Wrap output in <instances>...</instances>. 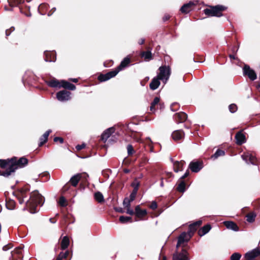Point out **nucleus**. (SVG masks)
Wrapping results in <instances>:
<instances>
[{
	"label": "nucleus",
	"instance_id": "obj_1",
	"mask_svg": "<svg viewBox=\"0 0 260 260\" xmlns=\"http://www.w3.org/2000/svg\"><path fill=\"white\" fill-rule=\"evenodd\" d=\"M44 201V197L38 191H32L30 194L29 199L26 201V207L23 210L28 209L30 213H35L37 212V207L38 205L42 206Z\"/></svg>",
	"mask_w": 260,
	"mask_h": 260
},
{
	"label": "nucleus",
	"instance_id": "obj_27",
	"mask_svg": "<svg viewBox=\"0 0 260 260\" xmlns=\"http://www.w3.org/2000/svg\"><path fill=\"white\" fill-rule=\"evenodd\" d=\"M211 229V226L207 224L200 229L198 231V234L200 236H203L207 234Z\"/></svg>",
	"mask_w": 260,
	"mask_h": 260
},
{
	"label": "nucleus",
	"instance_id": "obj_50",
	"mask_svg": "<svg viewBox=\"0 0 260 260\" xmlns=\"http://www.w3.org/2000/svg\"><path fill=\"white\" fill-rule=\"evenodd\" d=\"M69 254L68 251H66L65 252H60L58 255H61L60 259L62 260L63 258H66Z\"/></svg>",
	"mask_w": 260,
	"mask_h": 260
},
{
	"label": "nucleus",
	"instance_id": "obj_59",
	"mask_svg": "<svg viewBox=\"0 0 260 260\" xmlns=\"http://www.w3.org/2000/svg\"><path fill=\"white\" fill-rule=\"evenodd\" d=\"M145 42V39H141L140 41L139 42V44L140 45H142Z\"/></svg>",
	"mask_w": 260,
	"mask_h": 260
},
{
	"label": "nucleus",
	"instance_id": "obj_33",
	"mask_svg": "<svg viewBox=\"0 0 260 260\" xmlns=\"http://www.w3.org/2000/svg\"><path fill=\"white\" fill-rule=\"evenodd\" d=\"M186 184L185 182L182 180H178V185L177 187V189L178 191L183 192L185 190Z\"/></svg>",
	"mask_w": 260,
	"mask_h": 260
},
{
	"label": "nucleus",
	"instance_id": "obj_57",
	"mask_svg": "<svg viewBox=\"0 0 260 260\" xmlns=\"http://www.w3.org/2000/svg\"><path fill=\"white\" fill-rule=\"evenodd\" d=\"M202 222L201 220L197 221L194 222L193 224L197 228V226H200L202 224Z\"/></svg>",
	"mask_w": 260,
	"mask_h": 260
},
{
	"label": "nucleus",
	"instance_id": "obj_34",
	"mask_svg": "<svg viewBox=\"0 0 260 260\" xmlns=\"http://www.w3.org/2000/svg\"><path fill=\"white\" fill-rule=\"evenodd\" d=\"M160 99L158 97H155L153 102L151 104L150 110L152 113H154L155 111V106L159 104Z\"/></svg>",
	"mask_w": 260,
	"mask_h": 260
},
{
	"label": "nucleus",
	"instance_id": "obj_23",
	"mask_svg": "<svg viewBox=\"0 0 260 260\" xmlns=\"http://www.w3.org/2000/svg\"><path fill=\"white\" fill-rule=\"evenodd\" d=\"M45 55V60L46 62H51L55 61V56L54 52L45 51L44 52Z\"/></svg>",
	"mask_w": 260,
	"mask_h": 260
},
{
	"label": "nucleus",
	"instance_id": "obj_24",
	"mask_svg": "<svg viewBox=\"0 0 260 260\" xmlns=\"http://www.w3.org/2000/svg\"><path fill=\"white\" fill-rule=\"evenodd\" d=\"M193 5V3L189 2L188 4H184L182 6L180 11L183 13H187L191 10V7Z\"/></svg>",
	"mask_w": 260,
	"mask_h": 260
},
{
	"label": "nucleus",
	"instance_id": "obj_11",
	"mask_svg": "<svg viewBox=\"0 0 260 260\" xmlns=\"http://www.w3.org/2000/svg\"><path fill=\"white\" fill-rule=\"evenodd\" d=\"M189 168L193 172H198L203 168L202 162L200 161H192L189 165Z\"/></svg>",
	"mask_w": 260,
	"mask_h": 260
},
{
	"label": "nucleus",
	"instance_id": "obj_20",
	"mask_svg": "<svg viewBox=\"0 0 260 260\" xmlns=\"http://www.w3.org/2000/svg\"><path fill=\"white\" fill-rule=\"evenodd\" d=\"M82 177V174H77L75 175H74L70 180V183L71 184L75 187L77 185L79 181H80V179Z\"/></svg>",
	"mask_w": 260,
	"mask_h": 260
},
{
	"label": "nucleus",
	"instance_id": "obj_38",
	"mask_svg": "<svg viewBox=\"0 0 260 260\" xmlns=\"http://www.w3.org/2000/svg\"><path fill=\"white\" fill-rule=\"evenodd\" d=\"M256 214L254 212H251L246 215V220L249 222H252L254 221Z\"/></svg>",
	"mask_w": 260,
	"mask_h": 260
},
{
	"label": "nucleus",
	"instance_id": "obj_55",
	"mask_svg": "<svg viewBox=\"0 0 260 260\" xmlns=\"http://www.w3.org/2000/svg\"><path fill=\"white\" fill-rule=\"evenodd\" d=\"M14 27H11V28L10 29V30H9V29H7V30H6V36H9V35H10V34H11V32H12V31H14Z\"/></svg>",
	"mask_w": 260,
	"mask_h": 260
},
{
	"label": "nucleus",
	"instance_id": "obj_19",
	"mask_svg": "<svg viewBox=\"0 0 260 260\" xmlns=\"http://www.w3.org/2000/svg\"><path fill=\"white\" fill-rule=\"evenodd\" d=\"M260 254V252L256 249H254L251 251L248 252L245 254V258H248L250 260H253L255 257Z\"/></svg>",
	"mask_w": 260,
	"mask_h": 260
},
{
	"label": "nucleus",
	"instance_id": "obj_22",
	"mask_svg": "<svg viewBox=\"0 0 260 260\" xmlns=\"http://www.w3.org/2000/svg\"><path fill=\"white\" fill-rule=\"evenodd\" d=\"M184 135V132L181 130L175 131L172 134V138L175 141L181 140Z\"/></svg>",
	"mask_w": 260,
	"mask_h": 260
},
{
	"label": "nucleus",
	"instance_id": "obj_29",
	"mask_svg": "<svg viewBox=\"0 0 260 260\" xmlns=\"http://www.w3.org/2000/svg\"><path fill=\"white\" fill-rule=\"evenodd\" d=\"M130 62L129 58H125L120 63V65L118 67L116 70H118V72L126 67Z\"/></svg>",
	"mask_w": 260,
	"mask_h": 260
},
{
	"label": "nucleus",
	"instance_id": "obj_14",
	"mask_svg": "<svg viewBox=\"0 0 260 260\" xmlns=\"http://www.w3.org/2000/svg\"><path fill=\"white\" fill-rule=\"evenodd\" d=\"M187 115L184 112H179L175 114L174 119L177 123H181L184 122L187 119Z\"/></svg>",
	"mask_w": 260,
	"mask_h": 260
},
{
	"label": "nucleus",
	"instance_id": "obj_6",
	"mask_svg": "<svg viewBox=\"0 0 260 260\" xmlns=\"http://www.w3.org/2000/svg\"><path fill=\"white\" fill-rule=\"evenodd\" d=\"M241 157L247 164L255 165L257 161V158L249 152H244Z\"/></svg>",
	"mask_w": 260,
	"mask_h": 260
},
{
	"label": "nucleus",
	"instance_id": "obj_44",
	"mask_svg": "<svg viewBox=\"0 0 260 260\" xmlns=\"http://www.w3.org/2000/svg\"><path fill=\"white\" fill-rule=\"evenodd\" d=\"M197 230V227L192 223L189 226V231L188 233L191 235L192 236L194 233V232Z\"/></svg>",
	"mask_w": 260,
	"mask_h": 260
},
{
	"label": "nucleus",
	"instance_id": "obj_53",
	"mask_svg": "<svg viewBox=\"0 0 260 260\" xmlns=\"http://www.w3.org/2000/svg\"><path fill=\"white\" fill-rule=\"evenodd\" d=\"M12 247V245L11 244H9L8 245H5L3 247V250L4 251H7L8 250V249L11 248Z\"/></svg>",
	"mask_w": 260,
	"mask_h": 260
},
{
	"label": "nucleus",
	"instance_id": "obj_31",
	"mask_svg": "<svg viewBox=\"0 0 260 260\" xmlns=\"http://www.w3.org/2000/svg\"><path fill=\"white\" fill-rule=\"evenodd\" d=\"M224 225L229 229L235 231L238 230V227L236 223L232 221H225Z\"/></svg>",
	"mask_w": 260,
	"mask_h": 260
},
{
	"label": "nucleus",
	"instance_id": "obj_26",
	"mask_svg": "<svg viewBox=\"0 0 260 260\" xmlns=\"http://www.w3.org/2000/svg\"><path fill=\"white\" fill-rule=\"evenodd\" d=\"M61 87H62L64 88L68 89H70L71 90H74L76 89V86L74 84H73L69 82L62 80L61 81Z\"/></svg>",
	"mask_w": 260,
	"mask_h": 260
},
{
	"label": "nucleus",
	"instance_id": "obj_62",
	"mask_svg": "<svg viewBox=\"0 0 260 260\" xmlns=\"http://www.w3.org/2000/svg\"><path fill=\"white\" fill-rule=\"evenodd\" d=\"M229 57H230L231 59H235V56L234 55L230 54L229 55Z\"/></svg>",
	"mask_w": 260,
	"mask_h": 260
},
{
	"label": "nucleus",
	"instance_id": "obj_8",
	"mask_svg": "<svg viewBox=\"0 0 260 260\" xmlns=\"http://www.w3.org/2000/svg\"><path fill=\"white\" fill-rule=\"evenodd\" d=\"M118 73V70H114L105 74H101L98 77V79L101 82H104L115 77Z\"/></svg>",
	"mask_w": 260,
	"mask_h": 260
},
{
	"label": "nucleus",
	"instance_id": "obj_15",
	"mask_svg": "<svg viewBox=\"0 0 260 260\" xmlns=\"http://www.w3.org/2000/svg\"><path fill=\"white\" fill-rule=\"evenodd\" d=\"M187 252L186 250H183L178 254L173 255V260H189L187 256Z\"/></svg>",
	"mask_w": 260,
	"mask_h": 260
},
{
	"label": "nucleus",
	"instance_id": "obj_12",
	"mask_svg": "<svg viewBox=\"0 0 260 260\" xmlns=\"http://www.w3.org/2000/svg\"><path fill=\"white\" fill-rule=\"evenodd\" d=\"M191 237V235L189 234L188 233H186L185 232L181 233L178 238L177 247H179L182 243H184V242L188 241Z\"/></svg>",
	"mask_w": 260,
	"mask_h": 260
},
{
	"label": "nucleus",
	"instance_id": "obj_40",
	"mask_svg": "<svg viewBox=\"0 0 260 260\" xmlns=\"http://www.w3.org/2000/svg\"><path fill=\"white\" fill-rule=\"evenodd\" d=\"M139 185V183H138L137 186L134 188L133 192L130 194L129 199H131V201H134L135 200L138 191Z\"/></svg>",
	"mask_w": 260,
	"mask_h": 260
},
{
	"label": "nucleus",
	"instance_id": "obj_51",
	"mask_svg": "<svg viewBox=\"0 0 260 260\" xmlns=\"http://www.w3.org/2000/svg\"><path fill=\"white\" fill-rule=\"evenodd\" d=\"M54 141L55 142H59L60 143H62L63 142V139L61 137H55L54 138Z\"/></svg>",
	"mask_w": 260,
	"mask_h": 260
},
{
	"label": "nucleus",
	"instance_id": "obj_2",
	"mask_svg": "<svg viewBox=\"0 0 260 260\" xmlns=\"http://www.w3.org/2000/svg\"><path fill=\"white\" fill-rule=\"evenodd\" d=\"M12 163L11 164L9 170L3 174V176L5 177L9 176L11 173L14 172L16 169L20 168H23L26 166L28 163V160L25 157H22L20 158L18 160L16 158L14 157L12 158Z\"/></svg>",
	"mask_w": 260,
	"mask_h": 260
},
{
	"label": "nucleus",
	"instance_id": "obj_45",
	"mask_svg": "<svg viewBox=\"0 0 260 260\" xmlns=\"http://www.w3.org/2000/svg\"><path fill=\"white\" fill-rule=\"evenodd\" d=\"M241 255L239 253H234L231 256V260H239Z\"/></svg>",
	"mask_w": 260,
	"mask_h": 260
},
{
	"label": "nucleus",
	"instance_id": "obj_52",
	"mask_svg": "<svg viewBox=\"0 0 260 260\" xmlns=\"http://www.w3.org/2000/svg\"><path fill=\"white\" fill-rule=\"evenodd\" d=\"M126 208V213L128 214L131 215H134L135 214V212L133 210L131 209L130 207Z\"/></svg>",
	"mask_w": 260,
	"mask_h": 260
},
{
	"label": "nucleus",
	"instance_id": "obj_21",
	"mask_svg": "<svg viewBox=\"0 0 260 260\" xmlns=\"http://www.w3.org/2000/svg\"><path fill=\"white\" fill-rule=\"evenodd\" d=\"M185 162L183 160L175 161L173 162L174 170L175 172L181 171L183 170V166Z\"/></svg>",
	"mask_w": 260,
	"mask_h": 260
},
{
	"label": "nucleus",
	"instance_id": "obj_41",
	"mask_svg": "<svg viewBox=\"0 0 260 260\" xmlns=\"http://www.w3.org/2000/svg\"><path fill=\"white\" fill-rule=\"evenodd\" d=\"M133 201H131V199L128 198H125L123 201V205L124 208L129 207L131 206V203Z\"/></svg>",
	"mask_w": 260,
	"mask_h": 260
},
{
	"label": "nucleus",
	"instance_id": "obj_17",
	"mask_svg": "<svg viewBox=\"0 0 260 260\" xmlns=\"http://www.w3.org/2000/svg\"><path fill=\"white\" fill-rule=\"evenodd\" d=\"M160 79H159L157 76L154 77L149 84L150 88L151 90H154L156 89L160 85Z\"/></svg>",
	"mask_w": 260,
	"mask_h": 260
},
{
	"label": "nucleus",
	"instance_id": "obj_13",
	"mask_svg": "<svg viewBox=\"0 0 260 260\" xmlns=\"http://www.w3.org/2000/svg\"><path fill=\"white\" fill-rule=\"evenodd\" d=\"M147 214V210L145 209L142 210L139 205L135 207V214L137 217L142 219Z\"/></svg>",
	"mask_w": 260,
	"mask_h": 260
},
{
	"label": "nucleus",
	"instance_id": "obj_16",
	"mask_svg": "<svg viewBox=\"0 0 260 260\" xmlns=\"http://www.w3.org/2000/svg\"><path fill=\"white\" fill-rule=\"evenodd\" d=\"M115 131L113 127H110L105 130L101 136V139L105 142Z\"/></svg>",
	"mask_w": 260,
	"mask_h": 260
},
{
	"label": "nucleus",
	"instance_id": "obj_10",
	"mask_svg": "<svg viewBox=\"0 0 260 260\" xmlns=\"http://www.w3.org/2000/svg\"><path fill=\"white\" fill-rule=\"evenodd\" d=\"M244 74L247 75L249 78L253 81L256 78V75L255 72L251 69L249 66L245 65L243 68Z\"/></svg>",
	"mask_w": 260,
	"mask_h": 260
},
{
	"label": "nucleus",
	"instance_id": "obj_7",
	"mask_svg": "<svg viewBox=\"0 0 260 260\" xmlns=\"http://www.w3.org/2000/svg\"><path fill=\"white\" fill-rule=\"evenodd\" d=\"M22 248L21 247H18L12 251L9 260H18V259L21 260V259L22 257Z\"/></svg>",
	"mask_w": 260,
	"mask_h": 260
},
{
	"label": "nucleus",
	"instance_id": "obj_37",
	"mask_svg": "<svg viewBox=\"0 0 260 260\" xmlns=\"http://www.w3.org/2000/svg\"><path fill=\"white\" fill-rule=\"evenodd\" d=\"M225 154V152L223 150L220 149H217L215 153L212 155L211 158L216 159L219 156H223Z\"/></svg>",
	"mask_w": 260,
	"mask_h": 260
},
{
	"label": "nucleus",
	"instance_id": "obj_48",
	"mask_svg": "<svg viewBox=\"0 0 260 260\" xmlns=\"http://www.w3.org/2000/svg\"><path fill=\"white\" fill-rule=\"evenodd\" d=\"M127 153L128 155H132L133 154L134 150L133 147L132 145H128L127 146Z\"/></svg>",
	"mask_w": 260,
	"mask_h": 260
},
{
	"label": "nucleus",
	"instance_id": "obj_64",
	"mask_svg": "<svg viewBox=\"0 0 260 260\" xmlns=\"http://www.w3.org/2000/svg\"><path fill=\"white\" fill-rule=\"evenodd\" d=\"M60 257H61V255H58L56 260H61L60 259Z\"/></svg>",
	"mask_w": 260,
	"mask_h": 260
},
{
	"label": "nucleus",
	"instance_id": "obj_36",
	"mask_svg": "<svg viewBox=\"0 0 260 260\" xmlns=\"http://www.w3.org/2000/svg\"><path fill=\"white\" fill-rule=\"evenodd\" d=\"M69 239L68 237L64 236L61 242V247L62 249H66L69 245Z\"/></svg>",
	"mask_w": 260,
	"mask_h": 260
},
{
	"label": "nucleus",
	"instance_id": "obj_42",
	"mask_svg": "<svg viewBox=\"0 0 260 260\" xmlns=\"http://www.w3.org/2000/svg\"><path fill=\"white\" fill-rule=\"evenodd\" d=\"M58 204L61 207H66L67 205V200L64 197L61 196L60 197Z\"/></svg>",
	"mask_w": 260,
	"mask_h": 260
},
{
	"label": "nucleus",
	"instance_id": "obj_39",
	"mask_svg": "<svg viewBox=\"0 0 260 260\" xmlns=\"http://www.w3.org/2000/svg\"><path fill=\"white\" fill-rule=\"evenodd\" d=\"M94 199L99 203L104 201V197L100 192H96L94 193Z\"/></svg>",
	"mask_w": 260,
	"mask_h": 260
},
{
	"label": "nucleus",
	"instance_id": "obj_30",
	"mask_svg": "<svg viewBox=\"0 0 260 260\" xmlns=\"http://www.w3.org/2000/svg\"><path fill=\"white\" fill-rule=\"evenodd\" d=\"M11 163H12V159L10 160H0V167L2 168H8L6 171L4 172H6L7 170H9V168Z\"/></svg>",
	"mask_w": 260,
	"mask_h": 260
},
{
	"label": "nucleus",
	"instance_id": "obj_28",
	"mask_svg": "<svg viewBox=\"0 0 260 260\" xmlns=\"http://www.w3.org/2000/svg\"><path fill=\"white\" fill-rule=\"evenodd\" d=\"M141 57L144 58L146 61L150 60L152 59V53L150 51H142L140 53Z\"/></svg>",
	"mask_w": 260,
	"mask_h": 260
},
{
	"label": "nucleus",
	"instance_id": "obj_18",
	"mask_svg": "<svg viewBox=\"0 0 260 260\" xmlns=\"http://www.w3.org/2000/svg\"><path fill=\"white\" fill-rule=\"evenodd\" d=\"M236 143L238 145H242L246 142L245 136L242 132H239L235 136Z\"/></svg>",
	"mask_w": 260,
	"mask_h": 260
},
{
	"label": "nucleus",
	"instance_id": "obj_54",
	"mask_svg": "<svg viewBox=\"0 0 260 260\" xmlns=\"http://www.w3.org/2000/svg\"><path fill=\"white\" fill-rule=\"evenodd\" d=\"M85 147V145L84 144H82V145H77L76 148L78 150H80Z\"/></svg>",
	"mask_w": 260,
	"mask_h": 260
},
{
	"label": "nucleus",
	"instance_id": "obj_4",
	"mask_svg": "<svg viewBox=\"0 0 260 260\" xmlns=\"http://www.w3.org/2000/svg\"><path fill=\"white\" fill-rule=\"evenodd\" d=\"M159 73L156 76L164 84L169 80L171 75V68L169 66H162L158 69Z\"/></svg>",
	"mask_w": 260,
	"mask_h": 260
},
{
	"label": "nucleus",
	"instance_id": "obj_32",
	"mask_svg": "<svg viewBox=\"0 0 260 260\" xmlns=\"http://www.w3.org/2000/svg\"><path fill=\"white\" fill-rule=\"evenodd\" d=\"M47 84L48 86L51 87H61V82H59L56 79H52L48 82Z\"/></svg>",
	"mask_w": 260,
	"mask_h": 260
},
{
	"label": "nucleus",
	"instance_id": "obj_9",
	"mask_svg": "<svg viewBox=\"0 0 260 260\" xmlns=\"http://www.w3.org/2000/svg\"><path fill=\"white\" fill-rule=\"evenodd\" d=\"M70 92L67 90H62L57 93L56 98L59 101H66L70 99Z\"/></svg>",
	"mask_w": 260,
	"mask_h": 260
},
{
	"label": "nucleus",
	"instance_id": "obj_56",
	"mask_svg": "<svg viewBox=\"0 0 260 260\" xmlns=\"http://www.w3.org/2000/svg\"><path fill=\"white\" fill-rule=\"evenodd\" d=\"M189 175V171L188 170H187L186 171V172L185 173V174L179 179L180 180H182L187 177Z\"/></svg>",
	"mask_w": 260,
	"mask_h": 260
},
{
	"label": "nucleus",
	"instance_id": "obj_5",
	"mask_svg": "<svg viewBox=\"0 0 260 260\" xmlns=\"http://www.w3.org/2000/svg\"><path fill=\"white\" fill-rule=\"evenodd\" d=\"M226 8L223 6L217 5L212 7L210 9H205L204 13L209 16L220 17L222 16V12L225 10Z\"/></svg>",
	"mask_w": 260,
	"mask_h": 260
},
{
	"label": "nucleus",
	"instance_id": "obj_3",
	"mask_svg": "<svg viewBox=\"0 0 260 260\" xmlns=\"http://www.w3.org/2000/svg\"><path fill=\"white\" fill-rule=\"evenodd\" d=\"M29 188L28 186L18 188L13 193L14 196L18 199L20 204L24 202V199L27 198L29 194Z\"/></svg>",
	"mask_w": 260,
	"mask_h": 260
},
{
	"label": "nucleus",
	"instance_id": "obj_58",
	"mask_svg": "<svg viewBox=\"0 0 260 260\" xmlns=\"http://www.w3.org/2000/svg\"><path fill=\"white\" fill-rule=\"evenodd\" d=\"M115 210L118 212L123 213V211L121 208H115Z\"/></svg>",
	"mask_w": 260,
	"mask_h": 260
},
{
	"label": "nucleus",
	"instance_id": "obj_49",
	"mask_svg": "<svg viewBox=\"0 0 260 260\" xmlns=\"http://www.w3.org/2000/svg\"><path fill=\"white\" fill-rule=\"evenodd\" d=\"M150 208L152 210H155L157 208V205L155 201H153L149 206Z\"/></svg>",
	"mask_w": 260,
	"mask_h": 260
},
{
	"label": "nucleus",
	"instance_id": "obj_63",
	"mask_svg": "<svg viewBox=\"0 0 260 260\" xmlns=\"http://www.w3.org/2000/svg\"><path fill=\"white\" fill-rule=\"evenodd\" d=\"M71 81H72L73 82L76 83L78 82V80L76 78L71 79Z\"/></svg>",
	"mask_w": 260,
	"mask_h": 260
},
{
	"label": "nucleus",
	"instance_id": "obj_43",
	"mask_svg": "<svg viewBox=\"0 0 260 260\" xmlns=\"http://www.w3.org/2000/svg\"><path fill=\"white\" fill-rule=\"evenodd\" d=\"M131 219V217L121 216L119 217V221L121 223H126L129 221Z\"/></svg>",
	"mask_w": 260,
	"mask_h": 260
},
{
	"label": "nucleus",
	"instance_id": "obj_61",
	"mask_svg": "<svg viewBox=\"0 0 260 260\" xmlns=\"http://www.w3.org/2000/svg\"><path fill=\"white\" fill-rule=\"evenodd\" d=\"M16 1L17 4H21L23 3L24 1V0H16Z\"/></svg>",
	"mask_w": 260,
	"mask_h": 260
},
{
	"label": "nucleus",
	"instance_id": "obj_35",
	"mask_svg": "<svg viewBox=\"0 0 260 260\" xmlns=\"http://www.w3.org/2000/svg\"><path fill=\"white\" fill-rule=\"evenodd\" d=\"M16 203L12 199L6 200V205L7 208L9 210H13L15 207Z\"/></svg>",
	"mask_w": 260,
	"mask_h": 260
},
{
	"label": "nucleus",
	"instance_id": "obj_60",
	"mask_svg": "<svg viewBox=\"0 0 260 260\" xmlns=\"http://www.w3.org/2000/svg\"><path fill=\"white\" fill-rule=\"evenodd\" d=\"M170 18V16L169 15H166L164 17V21L168 20Z\"/></svg>",
	"mask_w": 260,
	"mask_h": 260
},
{
	"label": "nucleus",
	"instance_id": "obj_47",
	"mask_svg": "<svg viewBox=\"0 0 260 260\" xmlns=\"http://www.w3.org/2000/svg\"><path fill=\"white\" fill-rule=\"evenodd\" d=\"M179 107V105L178 103H173L171 106V109L172 111H177Z\"/></svg>",
	"mask_w": 260,
	"mask_h": 260
},
{
	"label": "nucleus",
	"instance_id": "obj_46",
	"mask_svg": "<svg viewBox=\"0 0 260 260\" xmlns=\"http://www.w3.org/2000/svg\"><path fill=\"white\" fill-rule=\"evenodd\" d=\"M229 109L231 113H235L237 110L236 105L232 104L229 105Z\"/></svg>",
	"mask_w": 260,
	"mask_h": 260
},
{
	"label": "nucleus",
	"instance_id": "obj_25",
	"mask_svg": "<svg viewBox=\"0 0 260 260\" xmlns=\"http://www.w3.org/2000/svg\"><path fill=\"white\" fill-rule=\"evenodd\" d=\"M51 132L50 130H48L47 132H46L40 138V143L39 144V146H42L44 143H45L47 140L49 136V135L50 133Z\"/></svg>",
	"mask_w": 260,
	"mask_h": 260
}]
</instances>
